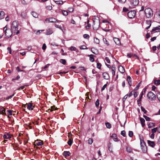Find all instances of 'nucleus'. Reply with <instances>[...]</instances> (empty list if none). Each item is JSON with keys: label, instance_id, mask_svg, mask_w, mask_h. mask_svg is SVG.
<instances>
[{"label": "nucleus", "instance_id": "18", "mask_svg": "<svg viewBox=\"0 0 160 160\" xmlns=\"http://www.w3.org/2000/svg\"><path fill=\"white\" fill-rule=\"evenodd\" d=\"M147 142L148 144L149 145V146H151L152 147H153L155 146V144L154 142L151 141L150 140H148Z\"/></svg>", "mask_w": 160, "mask_h": 160}, {"label": "nucleus", "instance_id": "58", "mask_svg": "<svg viewBox=\"0 0 160 160\" xmlns=\"http://www.w3.org/2000/svg\"><path fill=\"white\" fill-rule=\"evenodd\" d=\"M46 44L45 43H44L43 44V45L42 46V49L43 50H45L46 49Z\"/></svg>", "mask_w": 160, "mask_h": 160}, {"label": "nucleus", "instance_id": "22", "mask_svg": "<svg viewBox=\"0 0 160 160\" xmlns=\"http://www.w3.org/2000/svg\"><path fill=\"white\" fill-rule=\"evenodd\" d=\"M140 120L142 124V127H143L145 125V124L144 123V122L145 121V120L143 118H140Z\"/></svg>", "mask_w": 160, "mask_h": 160}, {"label": "nucleus", "instance_id": "37", "mask_svg": "<svg viewBox=\"0 0 160 160\" xmlns=\"http://www.w3.org/2000/svg\"><path fill=\"white\" fill-rule=\"evenodd\" d=\"M126 150V151L128 152H130V153L131 152H132V149L129 147H127Z\"/></svg>", "mask_w": 160, "mask_h": 160}, {"label": "nucleus", "instance_id": "61", "mask_svg": "<svg viewBox=\"0 0 160 160\" xmlns=\"http://www.w3.org/2000/svg\"><path fill=\"white\" fill-rule=\"evenodd\" d=\"M51 110H56L57 108L55 107V106H52L51 107Z\"/></svg>", "mask_w": 160, "mask_h": 160}, {"label": "nucleus", "instance_id": "44", "mask_svg": "<svg viewBox=\"0 0 160 160\" xmlns=\"http://www.w3.org/2000/svg\"><path fill=\"white\" fill-rule=\"evenodd\" d=\"M128 135L130 137H132L133 135V132L131 131H129L128 132Z\"/></svg>", "mask_w": 160, "mask_h": 160}, {"label": "nucleus", "instance_id": "1", "mask_svg": "<svg viewBox=\"0 0 160 160\" xmlns=\"http://www.w3.org/2000/svg\"><path fill=\"white\" fill-rule=\"evenodd\" d=\"M18 23L16 21H14L12 22L11 27L12 32L14 33H16L17 35L19 33V30H18Z\"/></svg>", "mask_w": 160, "mask_h": 160}, {"label": "nucleus", "instance_id": "8", "mask_svg": "<svg viewBox=\"0 0 160 160\" xmlns=\"http://www.w3.org/2000/svg\"><path fill=\"white\" fill-rule=\"evenodd\" d=\"M136 12L134 11H131L128 12V15L130 18H133L135 15Z\"/></svg>", "mask_w": 160, "mask_h": 160}, {"label": "nucleus", "instance_id": "9", "mask_svg": "<svg viewBox=\"0 0 160 160\" xmlns=\"http://www.w3.org/2000/svg\"><path fill=\"white\" fill-rule=\"evenodd\" d=\"M25 107L29 110H32L33 108H35V106L33 105L32 103H28L25 105Z\"/></svg>", "mask_w": 160, "mask_h": 160}, {"label": "nucleus", "instance_id": "24", "mask_svg": "<svg viewBox=\"0 0 160 160\" xmlns=\"http://www.w3.org/2000/svg\"><path fill=\"white\" fill-rule=\"evenodd\" d=\"M143 94H144V93H143V92L142 91L140 93V98H139L138 100V101H137L138 103V104L140 103V102L141 101V99L142 98V97L143 95Z\"/></svg>", "mask_w": 160, "mask_h": 160}, {"label": "nucleus", "instance_id": "17", "mask_svg": "<svg viewBox=\"0 0 160 160\" xmlns=\"http://www.w3.org/2000/svg\"><path fill=\"white\" fill-rule=\"evenodd\" d=\"M3 138L4 139H10L11 138V136L10 134L8 133L6 135L4 134L3 135Z\"/></svg>", "mask_w": 160, "mask_h": 160}, {"label": "nucleus", "instance_id": "23", "mask_svg": "<svg viewBox=\"0 0 160 160\" xmlns=\"http://www.w3.org/2000/svg\"><path fill=\"white\" fill-rule=\"evenodd\" d=\"M153 82L155 85H158L160 84V79L157 80L155 79L154 80Z\"/></svg>", "mask_w": 160, "mask_h": 160}, {"label": "nucleus", "instance_id": "15", "mask_svg": "<svg viewBox=\"0 0 160 160\" xmlns=\"http://www.w3.org/2000/svg\"><path fill=\"white\" fill-rule=\"evenodd\" d=\"M102 76L104 79L108 80L109 78V76L108 74L106 72L103 73L102 74Z\"/></svg>", "mask_w": 160, "mask_h": 160}, {"label": "nucleus", "instance_id": "52", "mask_svg": "<svg viewBox=\"0 0 160 160\" xmlns=\"http://www.w3.org/2000/svg\"><path fill=\"white\" fill-rule=\"evenodd\" d=\"M95 104L96 107L98 106L99 104V101L98 99H97L95 102Z\"/></svg>", "mask_w": 160, "mask_h": 160}, {"label": "nucleus", "instance_id": "64", "mask_svg": "<svg viewBox=\"0 0 160 160\" xmlns=\"http://www.w3.org/2000/svg\"><path fill=\"white\" fill-rule=\"evenodd\" d=\"M157 97L160 102V92L158 93Z\"/></svg>", "mask_w": 160, "mask_h": 160}, {"label": "nucleus", "instance_id": "63", "mask_svg": "<svg viewBox=\"0 0 160 160\" xmlns=\"http://www.w3.org/2000/svg\"><path fill=\"white\" fill-rule=\"evenodd\" d=\"M157 14L158 15V18L160 19V10L157 12Z\"/></svg>", "mask_w": 160, "mask_h": 160}, {"label": "nucleus", "instance_id": "57", "mask_svg": "<svg viewBox=\"0 0 160 160\" xmlns=\"http://www.w3.org/2000/svg\"><path fill=\"white\" fill-rule=\"evenodd\" d=\"M107 84H105V85H104L101 89V91H102L104 90L105 89V88L107 87Z\"/></svg>", "mask_w": 160, "mask_h": 160}, {"label": "nucleus", "instance_id": "36", "mask_svg": "<svg viewBox=\"0 0 160 160\" xmlns=\"http://www.w3.org/2000/svg\"><path fill=\"white\" fill-rule=\"evenodd\" d=\"M80 48L81 49H88L86 46L84 45H83L80 46Z\"/></svg>", "mask_w": 160, "mask_h": 160}, {"label": "nucleus", "instance_id": "49", "mask_svg": "<svg viewBox=\"0 0 160 160\" xmlns=\"http://www.w3.org/2000/svg\"><path fill=\"white\" fill-rule=\"evenodd\" d=\"M112 69V75L113 76H114L115 75V74L116 69Z\"/></svg>", "mask_w": 160, "mask_h": 160}, {"label": "nucleus", "instance_id": "54", "mask_svg": "<svg viewBox=\"0 0 160 160\" xmlns=\"http://www.w3.org/2000/svg\"><path fill=\"white\" fill-rule=\"evenodd\" d=\"M7 50H8V51H9V53L10 54H12V52H11L12 50H11V48L10 47H8L7 48Z\"/></svg>", "mask_w": 160, "mask_h": 160}, {"label": "nucleus", "instance_id": "55", "mask_svg": "<svg viewBox=\"0 0 160 160\" xmlns=\"http://www.w3.org/2000/svg\"><path fill=\"white\" fill-rule=\"evenodd\" d=\"M46 8L47 9L49 10H52V6H47L46 7Z\"/></svg>", "mask_w": 160, "mask_h": 160}, {"label": "nucleus", "instance_id": "47", "mask_svg": "<svg viewBox=\"0 0 160 160\" xmlns=\"http://www.w3.org/2000/svg\"><path fill=\"white\" fill-rule=\"evenodd\" d=\"M70 50L71 51H76V48L73 46H71L70 48Z\"/></svg>", "mask_w": 160, "mask_h": 160}, {"label": "nucleus", "instance_id": "59", "mask_svg": "<svg viewBox=\"0 0 160 160\" xmlns=\"http://www.w3.org/2000/svg\"><path fill=\"white\" fill-rule=\"evenodd\" d=\"M118 2L121 3H124L125 2L126 0H118Z\"/></svg>", "mask_w": 160, "mask_h": 160}, {"label": "nucleus", "instance_id": "51", "mask_svg": "<svg viewBox=\"0 0 160 160\" xmlns=\"http://www.w3.org/2000/svg\"><path fill=\"white\" fill-rule=\"evenodd\" d=\"M89 35L87 34H85L83 35V38H89Z\"/></svg>", "mask_w": 160, "mask_h": 160}, {"label": "nucleus", "instance_id": "50", "mask_svg": "<svg viewBox=\"0 0 160 160\" xmlns=\"http://www.w3.org/2000/svg\"><path fill=\"white\" fill-rule=\"evenodd\" d=\"M105 60L108 63H110V60L109 59V58L108 57H106L105 58Z\"/></svg>", "mask_w": 160, "mask_h": 160}, {"label": "nucleus", "instance_id": "10", "mask_svg": "<svg viewBox=\"0 0 160 160\" xmlns=\"http://www.w3.org/2000/svg\"><path fill=\"white\" fill-rule=\"evenodd\" d=\"M160 26L154 28L152 30V32L153 33L159 32L160 33Z\"/></svg>", "mask_w": 160, "mask_h": 160}, {"label": "nucleus", "instance_id": "60", "mask_svg": "<svg viewBox=\"0 0 160 160\" xmlns=\"http://www.w3.org/2000/svg\"><path fill=\"white\" fill-rule=\"evenodd\" d=\"M4 15V12L3 11H1L0 12V17H2Z\"/></svg>", "mask_w": 160, "mask_h": 160}, {"label": "nucleus", "instance_id": "7", "mask_svg": "<svg viewBox=\"0 0 160 160\" xmlns=\"http://www.w3.org/2000/svg\"><path fill=\"white\" fill-rule=\"evenodd\" d=\"M140 144L141 148L142 151L144 153L146 152L147 151V148L143 141H142L141 140H140Z\"/></svg>", "mask_w": 160, "mask_h": 160}, {"label": "nucleus", "instance_id": "39", "mask_svg": "<svg viewBox=\"0 0 160 160\" xmlns=\"http://www.w3.org/2000/svg\"><path fill=\"white\" fill-rule=\"evenodd\" d=\"M68 143L69 145L70 146H71L72 143V140L71 139H69Z\"/></svg>", "mask_w": 160, "mask_h": 160}, {"label": "nucleus", "instance_id": "5", "mask_svg": "<svg viewBox=\"0 0 160 160\" xmlns=\"http://www.w3.org/2000/svg\"><path fill=\"white\" fill-rule=\"evenodd\" d=\"M131 6L130 8H134L135 6L137 5L139 3L138 0H129Z\"/></svg>", "mask_w": 160, "mask_h": 160}, {"label": "nucleus", "instance_id": "2", "mask_svg": "<svg viewBox=\"0 0 160 160\" xmlns=\"http://www.w3.org/2000/svg\"><path fill=\"white\" fill-rule=\"evenodd\" d=\"M3 32L5 33V36L7 38H9L11 37L13 33L12 32L11 29L9 28L7 25L4 28Z\"/></svg>", "mask_w": 160, "mask_h": 160}, {"label": "nucleus", "instance_id": "26", "mask_svg": "<svg viewBox=\"0 0 160 160\" xmlns=\"http://www.w3.org/2000/svg\"><path fill=\"white\" fill-rule=\"evenodd\" d=\"M88 56L90 57L89 60L92 62H93L94 61L93 57L94 56L92 54H91Z\"/></svg>", "mask_w": 160, "mask_h": 160}, {"label": "nucleus", "instance_id": "6", "mask_svg": "<svg viewBox=\"0 0 160 160\" xmlns=\"http://www.w3.org/2000/svg\"><path fill=\"white\" fill-rule=\"evenodd\" d=\"M93 28L94 30H97L98 29L99 27V21L98 20H94L93 21Z\"/></svg>", "mask_w": 160, "mask_h": 160}, {"label": "nucleus", "instance_id": "12", "mask_svg": "<svg viewBox=\"0 0 160 160\" xmlns=\"http://www.w3.org/2000/svg\"><path fill=\"white\" fill-rule=\"evenodd\" d=\"M113 40L116 44L119 45L120 44V41L119 39L116 38H113Z\"/></svg>", "mask_w": 160, "mask_h": 160}, {"label": "nucleus", "instance_id": "21", "mask_svg": "<svg viewBox=\"0 0 160 160\" xmlns=\"http://www.w3.org/2000/svg\"><path fill=\"white\" fill-rule=\"evenodd\" d=\"M131 78L130 76H128L127 77V80L128 82V84L129 86H131L132 85V82L131 81Z\"/></svg>", "mask_w": 160, "mask_h": 160}, {"label": "nucleus", "instance_id": "42", "mask_svg": "<svg viewBox=\"0 0 160 160\" xmlns=\"http://www.w3.org/2000/svg\"><path fill=\"white\" fill-rule=\"evenodd\" d=\"M7 112L8 114V117H9L8 115H12V113L14 112H12V111H7Z\"/></svg>", "mask_w": 160, "mask_h": 160}, {"label": "nucleus", "instance_id": "13", "mask_svg": "<svg viewBox=\"0 0 160 160\" xmlns=\"http://www.w3.org/2000/svg\"><path fill=\"white\" fill-rule=\"evenodd\" d=\"M111 138H113V140L115 142H118V141H119V140H118V139L117 138V136L116 134H114V133L111 136Z\"/></svg>", "mask_w": 160, "mask_h": 160}, {"label": "nucleus", "instance_id": "31", "mask_svg": "<svg viewBox=\"0 0 160 160\" xmlns=\"http://www.w3.org/2000/svg\"><path fill=\"white\" fill-rule=\"evenodd\" d=\"M54 2L58 5L62 4L63 3L62 1H54Z\"/></svg>", "mask_w": 160, "mask_h": 160}, {"label": "nucleus", "instance_id": "34", "mask_svg": "<svg viewBox=\"0 0 160 160\" xmlns=\"http://www.w3.org/2000/svg\"><path fill=\"white\" fill-rule=\"evenodd\" d=\"M62 13L64 16H67L68 14V12L66 11L62 10Z\"/></svg>", "mask_w": 160, "mask_h": 160}, {"label": "nucleus", "instance_id": "38", "mask_svg": "<svg viewBox=\"0 0 160 160\" xmlns=\"http://www.w3.org/2000/svg\"><path fill=\"white\" fill-rule=\"evenodd\" d=\"M105 124L108 128H111V125L109 122L105 123Z\"/></svg>", "mask_w": 160, "mask_h": 160}, {"label": "nucleus", "instance_id": "45", "mask_svg": "<svg viewBox=\"0 0 160 160\" xmlns=\"http://www.w3.org/2000/svg\"><path fill=\"white\" fill-rule=\"evenodd\" d=\"M141 81L138 84V85H137V86L134 89V90H137L138 88H139L140 87V84L141 83Z\"/></svg>", "mask_w": 160, "mask_h": 160}, {"label": "nucleus", "instance_id": "53", "mask_svg": "<svg viewBox=\"0 0 160 160\" xmlns=\"http://www.w3.org/2000/svg\"><path fill=\"white\" fill-rule=\"evenodd\" d=\"M121 134L122 136H123V137H125V131L124 130L122 131Z\"/></svg>", "mask_w": 160, "mask_h": 160}, {"label": "nucleus", "instance_id": "11", "mask_svg": "<svg viewBox=\"0 0 160 160\" xmlns=\"http://www.w3.org/2000/svg\"><path fill=\"white\" fill-rule=\"evenodd\" d=\"M45 21H48V22H55L57 21V20L54 18H46L45 20Z\"/></svg>", "mask_w": 160, "mask_h": 160}, {"label": "nucleus", "instance_id": "19", "mask_svg": "<svg viewBox=\"0 0 160 160\" xmlns=\"http://www.w3.org/2000/svg\"><path fill=\"white\" fill-rule=\"evenodd\" d=\"M35 145L38 146L42 145L43 144V142L41 141L37 140L35 141Z\"/></svg>", "mask_w": 160, "mask_h": 160}, {"label": "nucleus", "instance_id": "35", "mask_svg": "<svg viewBox=\"0 0 160 160\" xmlns=\"http://www.w3.org/2000/svg\"><path fill=\"white\" fill-rule=\"evenodd\" d=\"M143 117L147 121H150V118L147 116H146L145 115H143Z\"/></svg>", "mask_w": 160, "mask_h": 160}, {"label": "nucleus", "instance_id": "25", "mask_svg": "<svg viewBox=\"0 0 160 160\" xmlns=\"http://www.w3.org/2000/svg\"><path fill=\"white\" fill-rule=\"evenodd\" d=\"M146 24H147L148 25V26L146 28V29H148V28H150V27L151 26V21H146Z\"/></svg>", "mask_w": 160, "mask_h": 160}, {"label": "nucleus", "instance_id": "40", "mask_svg": "<svg viewBox=\"0 0 160 160\" xmlns=\"http://www.w3.org/2000/svg\"><path fill=\"white\" fill-rule=\"evenodd\" d=\"M89 20H88L87 21V23L88 24L86 26V29H88L90 28V27H91V25L89 23Z\"/></svg>", "mask_w": 160, "mask_h": 160}, {"label": "nucleus", "instance_id": "46", "mask_svg": "<svg viewBox=\"0 0 160 160\" xmlns=\"http://www.w3.org/2000/svg\"><path fill=\"white\" fill-rule=\"evenodd\" d=\"M111 143H109V144H108V150H109L111 152H113V151H112V148H110V145H111Z\"/></svg>", "mask_w": 160, "mask_h": 160}, {"label": "nucleus", "instance_id": "3", "mask_svg": "<svg viewBox=\"0 0 160 160\" xmlns=\"http://www.w3.org/2000/svg\"><path fill=\"white\" fill-rule=\"evenodd\" d=\"M145 13L146 17L148 18L151 17L153 15V11L152 10L149 8H146L145 10Z\"/></svg>", "mask_w": 160, "mask_h": 160}, {"label": "nucleus", "instance_id": "16", "mask_svg": "<svg viewBox=\"0 0 160 160\" xmlns=\"http://www.w3.org/2000/svg\"><path fill=\"white\" fill-rule=\"evenodd\" d=\"M53 33V31L51 29L48 28L46 30V34L47 35H49L52 34Z\"/></svg>", "mask_w": 160, "mask_h": 160}, {"label": "nucleus", "instance_id": "32", "mask_svg": "<svg viewBox=\"0 0 160 160\" xmlns=\"http://www.w3.org/2000/svg\"><path fill=\"white\" fill-rule=\"evenodd\" d=\"M148 128H151L152 127L155 126V124L152 122H150L148 125Z\"/></svg>", "mask_w": 160, "mask_h": 160}, {"label": "nucleus", "instance_id": "28", "mask_svg": "<svg viewBox=\"0 0 160 160\" xmlns=\"http://www.w3.org/2000/svg\"><path fill=\"white\" fill-rule=\"evenodd\" d=\"M94 42L96 44H98L99 43V40L97 38H94Z\"/></svg>", "mask_w": 160, "mask_h": 160}, {"label": "nucleus", "instance_id": "56", "mask_svg": "<svg viewBox=\"0 0 160 160\" xmlns=\"http://www.w3.org/2000/svg\"><path fill=\"white\" fill-rule=\"evenodd\" d=\"M68 11L70 12H72L73 11V9L72 8H69L68 9Z\"/></svg>", "mask_w": 160, "mask_h": 160}, {"label": "nucleus", "instance_id": "62", "mask_svg": "<svg viewBox=\"0 0 160 160\" xmlns=\"http://www.w3.org/2000/svg\"><path fill=\"white\" fill-rule=\"evenodd\" d=\"M128 97V95H125L123 98H122V100L123 101H124L127 99V98Z\"/></svg>", "mask_w": 160, "mask_h": 160}, {"label": "nucleus", "instance_id": "30", "mask_svg": "<svg viewBox=\"0 0 160 160\" xmlns=\"http://www.w3.org/2000/svg\"><path fill=\"white\" fill-rule=\"evenodd\" d=\"M59 62L63 65L65 64L66 62V61L65 59H60L59 60Z\"/></svg>", "mask_w": 160, "mask_h": 160}, {"label": "nucleus", "instance_id": "33", "mask_svg": "<svg viewBox=\"0 0 160 160\" xmlns=\"http://www.w3.org/2000/svg\"><path fill=\"white\" fill-rule=\"evenodd\" d=\"M103 41L104 43L106 44L107 46H109V43L108 42V41L106 38H103Z\"/></svg>", "mask_w": 160, "mask_h": 160}, {"label": "nucleus", "instance_id": "20", "mask_svg": "<svg viewBox=\"0 0 160 160\" xmlns=\"http://www.w3.org/2000/svg\"><path fill=\"white\" fill-rule=\"evenodd\" d=\"M91 51L93 53L96 55L98 54V50L96 49H95L94 48H92L91 49Z\"/></svg>", "mask_w": 160, "mask_h": 160}, {"label": "nucleus", "instance_id": "29", "mask_svg": "<svg viewBox=\"0 0 160 160\" xmlns=\"http://www.w3.org/2000/svg\"><path fill=\"white\" fill-rule=\"evenodd\" d=\"M32 14L34 18H37L38 17V14L35 12H32Z\"/></svg>", "mask_w": 160, "mask_h": 160}, {"label": "nucleus", "instance_id": "14", "mask_svg": "<svg viewBox=\"0 0 160 160\" xmlns=\"http://www.w3.org/2000/svg\"><path fill=\"white\" fill-rule=\"evenodd\" d=\"M118 70L122 73H124L125 72L124 68L122 66H120L118 67Z\"/></svg>", "mask_w": 160, "mask_h": 160}, {"label": "nucleus", "instance_id": "48", "mask_svg": "<svg viewBox=\"0 0 160 160\" xmlns=\"http://www.w3.org/2000/svg\"><path fill=\"white\" fill-rule=\"evenodd\" d=\"M101 63H97V67L98 69H100L101 68Z\"/></svg>", "mask_w": 160, "mask_h": 160}, {"label": "nucleus", "instance_id": "4", "mask_svg": "<svg viewBox=\"0 0 160 160\" xmlns=\"http://www.w3.org/2000/svg\"><path fill=\"white\" fill-rule=\"evenodd\" d=\"M147 96L148 99L151 101L154 100L156 98V95L152 92H149L147 95Z\"/></svg>", "mask_w": 160, "mask_h": 160}, {"label": "nucleus", "instance_id": "41", "mask_svg": "<svg viewBox=\"0 0 160 160\" xmlns=\"http://www.w3.org/2000/svg\"><path fill=\"white\" fill-rule=\"evenodd\" d=\"M93 140L92 138H89L88 140V144H91L93 142Z\"/></svg>", "mask_w": 160, "mask_h": 160}, {"label": "nucleus", "instance_id": "27", "mask_svg": "<svg viewBox=\"0 0 160 160\" xmlns=\"http://www.w3.org/2000/svg\"><path fill=\"white\" fill-rule=\"evenodd\" d=\"M63 155L65 157L69 156L70 155V152L69 151H64L63 153Z\"/></svg>", "mask_w": 160, "mask_h": 160}, {"label": "nucleus", "instance_id": "43", "mask_svg": "<svg viewBox=\"0 0 160 160\" xmlns=\"http://www.w3.org/2000/svg\"><path fill=\"white\" fill-rule=\"evenodd\" d=\"M158 128H155L152 129V133H153L155 132L157 130L158 131Z\"/></svg>", "mask_w": 160, "mask_h": 160}]
</instances>
